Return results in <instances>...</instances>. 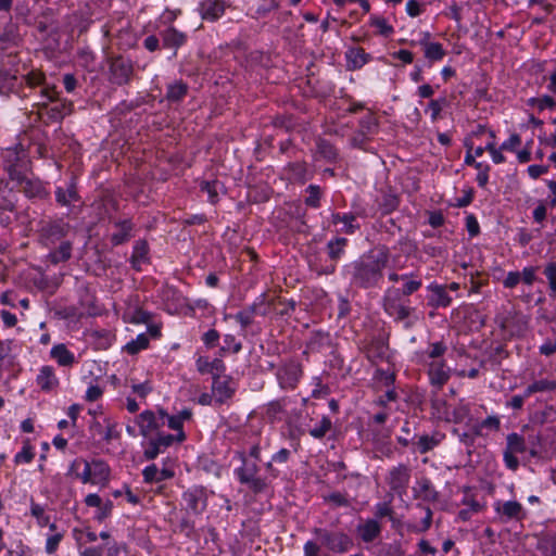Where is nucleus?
Masks as SVG:
<instances>
[{
    "instance_id": "nucleus-17",
    "label": "nucleus",
    "mask_w": 556,
    "mask_h": 556,
    "mask_svg": "<svg viewBox=\"0 0 556 556\" xmlns=\"http://www.w3.org/2000/svg\"><path fill=\"white\" fill-rule=\"evenodd\" d=\"M472 404L465 399H460L450 410L444 412L443 419L454 424H472L473 418L471 415Z\"/></svg>"
},
{
    "instance_id": "nucleus-9",
    "label": "nucleus",
    "mask_w": 556,
    "mask_h": 556,
    "mask_svg": "<svg viewBox=\"0 0 556 556\" xmlns=\"http://www.w3.org/2000/svg\"><path fill=\"white\" fill-rule=\"evenodd\" d=\"M412 478V468L406 464L393 466L386 476V483L393 495H406Z\"/></svg>"
},
{
    "instance_id": "nucleus-7",
    "label": "nucleus",
    "mask_w": 556,
    "mask_h": 556,
    "mask_svg": "<svg viewBox=\"0 0 556 556\" xmlns=\"http://www.w3.org/2000/svg\"><path fill=\"white\" fill-rule=\"evenodd\" d=\"M71 230V225L63 217L41 220L38 229L40 242L46 247L55 244L65 238Z\"/></svg>"
},
{
    "instance_id": "nucleus-60",
    "label": "nucleus",
    "mask_w": 556,
    "mask_h": 556,
    "mask_svg": "<svg viewBox=\"0 0 556 556\" xmlns=\"http://www.w3.org/2000/svg\"><path fill=\"white\" fill-rule=\"evenodd\" d=\"M332 216H333L334 224H337L338 222H342L345 225V227H346L345 231L348 233H353L354 230L357 228V226L354 225L356 217L353 214H344L343 216L336 214Z\"/></svg>"
},
{
    "instance_id": "nucleus-45",
    "label": "nucleus",
    "mask_w": 556,
    "mask_h": 556,
    "mask_svg": "<svg viewBox=\"0 0 556 556\" xmlns=\"http://www.w3.org/2000/svg\"><path fill=\"white\" fill-rule=\"evenodd\" d=\"M446 350L447 348L442 341L433 342L429 345L428 350L421 354V361L425 364L429 363V359L440 361L439 358L445 354Z\"/></svg>"
},
{
    "instance_id": "nucleus-10",
    "label": "nucleus",
    "mask_w": 556,
    "mask_h": 556,
    "mask_svg": "<svg viewBox=\"0 0 556 556\" xmlns=\"http://www.w3.org/2000/svg\"><path fill=\"white\" fill-rule=\"evenodd\" d=\"M526 438L517 432L508 433L506 437V446L503 451V460L507 469L516 471L519 468L517 454L528 452Z\"/></svg>"
},
{
    "instance_id": "nucleus-15",
    "label": "nucleus",
    "mask_w": 556,
    "mask_h": 556,
    "mask_svg": "<svg viewBox=\"0 0 556 556\" xmlns=\"http://www.w3.org/2000/svg\"><path fill=\"white\" fill-rule=\"evenodd\" d=\"M302 376V368L295 362H289L279 367L277 379L282 389H293Z\"/></svg>"
},
{
    "instance_id": "nucleus-20",
    "label": "nucleus",
    "mask_w": 556,
    "mask_h": 556,
    "mask_svg": "<svg viewBox=\"0 0 556 556\" xmlns=\"http://www.w3.org/2000/svg\"><path fill=\"white\" fill-rule=\"evenodd\" d=\"M36 383L43 392H52L59 387V378L55 375V370L52 366L46 365L39 369L36 377Z\"/></svg>"
},
{
    "instance_id": "nucleus-59",
    "label": "nucleus",
    "mask_w": 556,
    "mask_h": 556,
    "mask_svg": "<svg viewBox=\"0 0 556 556\" xmlns=\"http://www.w3.org/2000/svg\"><path fill=\"white\" fill-rule=\"evenodd\" d=\"M538 269H539V267H536V266L523 267V269L520 271L521 282L531 287L538 279V277H536Z\"/></svg>"
},
{
    "instance_id": "nucleus-24",
    "label": "nucleus",
    "mask_w": 556,
    "mask_h": 556,
    "mask_svg": "<svg viewBox=\"0 0 556 556\" xmlns=\"http://www.w3.org/2000/svg\"><path fill=\"white\" fill-rule=\"evenodd\" d=\"M21 187L24 194L29 199H46L48 191L38 179H30L25 174L24 180H15Z\"/></svg>"
},
{
    "instance_id": "nucleus-13",
    "label": "nucleus",
    "mask_w": 556,
    "mask_h": 556,
    "mask_svg": "<svg viewBox=\"0 0 556 556\" xmlns=\"http://www.w3.org/2000/svg\"><path fill=\"white\" fill-rule=\"evenodd\" d=\"M257 466L255 462L243 459L240 468L236 469V475L241 484L247 485L252 492H264L268 485L267 480L257 476Z\"/></svg>"
},
{
    "instance_id": "nucleus-4",
    "label": "nucleus",
    "mask_w": 556,
    "mask_h": 556,
    "mask_svg": "<svg viewBox=\"0 0 556 556\" xmlns=\"http://www.w3.org/2000/svg\"><path fill=\"white\" fill-rule=\"evenodd\" d=\"M407 302L408 300H405L396 288L387 289L382 298L384 312L396 323H404L405 328H410L413 323L408 318L414 308L407 305Z\"/></svg>"
},
{
    "instance_id": "nucleus-1",
    "label": "nucleus",
    "mask_w": 556,
    "mask_h": 556,
    "mask_svg": "<svg viewBox=\"0 0 556 556\" xmlns=\"http://www.w3.org/2000/svg\"><path fill=\"white\" fill-rule=\"evenodd\" d=\"M73 535L79 545V556H127L126 543L118 541L109 530H94L90 525L83 523L74 528Z\"/></svg>"
},
{
    "instance_id": "nucleus-12",
    "label": "nucleus",
    "mask_w": 556,
    "mask_h": 556,
    "mask_svg": "<svg viewBox=\"0 0 556 556\" xmlns=\"http://www.w3.org/2000/svg\"><path fill=\"white\" fill-rule=\"evenodd\" d=\"M185 440V432L169 434L160 431L155 434V438H151L149 440L147 447L144 448L143 456L147 460H153L159 456V454L163 453L174 443H181Z\"/></svg>"
},
{
    "instance_id": "nucleus-44",
    "label": "nucleus",
    "mask_w": 556,
    "mask_h": 556,
    "mask_svg": "<svg viewBox=\"0 0 556 556\" xmlns=\"http://www.w3.org/2000/svg\"><path fill=\"white\" fill-rule=\"evenodd\" d=\"M290 400L287 397L270 402L267 406V416L274 420H281L286 416V408Z\"/></svg>"
},
{
    "instance_id": "nucleus-26",
    "label": "nucleus",
    "mask_w": 556,
    "mask_h": 556,
    "mask_svg": "<svg viewBox=\"0 0 556 556\" xmlns=\"http://www.w3.org/2000/svg\"><path fill=\"white\" fill-rule=\"evenodd\" d=\"M185 508L194 515L200 514L206 506V500L202 491L193 490L184 493Z\"/></svg>"
},
{
    "instance_id": "nucleus-64",
    "label": "nucleus",
    "mask_w": 556,
    "mask_h": 556,
    "mask_svg": "<svg viewBox=\"0 0 556 556\" xmlns=\"http://www.w3.org/2000/svg\"><path fill=\"white\" fill-rule=\"evenodd\" d=\"M359 124H361V127L364 130V132H367V134L375 132L378 127L377 119L371 113L364 116L361 119Z\"/></svg>"
},
{
    "instance_id": "nucleus-56",
    "label": "nucleus",
    "mask_w": 556,
    "mask_h": 556,
    "mask_svg": "<svg viewBox=\"0 0 556 556\" xmlns=\"http://www.w3.org/2000/svg\"><path fill=\"white\" fill-rule=\"evenodd\" d=\"M321 497L324 498L325 503H327L328 505L333 506V507H341V506L349 505V501H348L346 496L340 492L323 494Z\"/></svg>"
},
{
    "instance_id": "nucleus-63",
    "label": "nucleus",
    "mask_w": 556,
    "mask_h": 556,
    "mask_svg": "<svg viewBox=\"0 0 556 556\" xmlns=\"http://www.w3.org/2000/svg\"><path fill=\"white\" fill-rule=\"evenodd\" d=\"M318 153L327 160H333L337 156L336 148L326 140H320L318 142Z\"/></svg>"
},
{
    "instance_id": "nucleus-11",
    "label": "nucleus",
    "mask_w": 556,
    "mask_h": 556,
    "mask_svg": "<svg viewBox=\"0 0 556 556\" xmlns=\"http://www.w3.org/2000/svg\"><path fill=\"white\" fill-rule=\"evenodd\" d=\"M134 75V63L123 55L113 56L109 61V80L117 86L128 85Z\"/></svg>"
},
{
    "instance_id": "nucleus-38",
    "label": "nucleus",
    "mask_w": 556,
    "mask_h": 556,
    "mask_svg": "<svg viewBox=\"0 0 556 556\" xmlns=\"http://www.w3.org/2000/svg\"><path fill=\"white\" fill-rule=\"evenodd\" d=\"M556 390V380L553 379H540L530 383L525 389V395L531 396L534 393H544V392H553Z\"/></svg>"
},
{
    "instance_id": "nucleus-33",
    "label": "nucleus",
    "mask_w": 556,
    "mask_h": 556,
    "mask_svg": "<svg viewBox=\"0 0 556 556\" xmlns=\"http://www.w3.org/2000/svg\"><path fill=\"white\" fill-rule=\"evenodd\" d=\"M161 38L164 48H173L175 50L185 45L187 40V36L174 27H168L161 31Z\"/></svg>"
},
{
    "instance_id": "nucleus-34",
    "label": "nucleus",
    "mask_w": 556,
    "mask_h": 556,
    "mask_svg": "<svg viewBox=\"0 0 556 556\" xmlns=\"http://www.w3.org/2000/svg\"><path fill=\"white\" fill-rule=\"evenodd\" d=\"M16 201V194L13 189L9 187V182L0 179V210L13 212Z\"/></svg>"
},
{
    "instance_id": "nucleus-21",
    "label": "nucleus",
    "mask_w": 556,
    "mask_h": 556,
    "mask_svg": "<svg viewBox=\"0 0 556 556\" xmlns=\"http://www.w3.org/2000/svg\"><path fill=\"white\" fill-rule=\"evenodd\" d=\"M473 433L479 438H488L492 432L501 430V418L497 415H490L482 420H473Z\"/></svg>"
},
{
    "instance_id": "nucleus-19",
    "label": "nucleus",
    "mask_w": 556,
    "mask_h": 556,
    "mask_svg": "<svg viewBox=\"0 0 556 556\" xmlns=\"http://www.w3.org/2000/svg\"><path fill=\"white\" fill-rule=\"evenodd\" d=\"M430 292L428 296V305L434 308L447 307L452 303V298L447 293L446 286L430 283L427 287Z\"/></svg>"
},
{
    "instance_id": "nucleus-62",
    "label": "nucleus",
    "mask_w": 556,
    "mask_h": 556,
    "mask_svg": "<svg viewBox=\"0 0 556 556\" xmlns=\"http://www.w3.org/2000/svg\"><path fill=\"white\" fill-rule=\"evenodd\" d=\"M375 378L382 382L386 387H391L395 381V374L389 369L377 368Z\"/></svg>"
},
{
    "instance_id": "nucleus-41",
    "label": "nucleus",
    "mask_w": 556,
    "mask_h": 556,
    "mask_svg": "<svg viewBox=\"0 0 556 556\" xmlns=\"http://www.w3.org/2000/svg\"><path fill=\"white\" fill-rule=\"evenodd\" d=\"M381 532L380 523H359L357 535L366 543L372 542Z\"/></svg>"
},
{
    "instance_id": "nucleus-53",
    "label": "nucleus",
    "mask_w": 556,
    "mask_h": 556,
    "mask_svg": "<svg viewBox=\"0 0 556 556\" xmlns=\"http://www.w3.org/2000/svg\"><path fill=\"white\" fill-rule=\"evenodd\" d=\"M243 309H245L255 318L256 316H266L268 313V305L265 303V299L262 295L260 299H257L251 305L245 306Z\"/></svg>"
},
{
    "instance_id": "nucleus-27",
    "label": "nucleus",
    "mask_w": 556,
    "mask_h": 556,
    "mask_svg": "<svg viewBox=\"0 0 556 556\" xmlns=\"http://www.w3.org/2000/svg\"><path fill=\"white\" fill-rule=\"evenodd\" d=\"M323 543L337 553L346 552L352 546L350 538L343 533H330L323 535Z\"/></svg>"
},
{
    "instance_id": "nucleus-18",
    "label": "nucleus",
    "mask_w": 556,
    "mask_h": 556,
    "mask_svg": "<svg viewBox=\"0 0 556 556\" xmlns=\"http://www.w3.org/2000/svg\"><path fill=\"white\" fill-rule=\"evenodd\" d=\"M428 365V377L431 386L441 389L451 378V370L444 361H430Z\"/></svg>"
},
{
    "instance_id": "nucleus-58",
    "label": "nucleus",
    "mask_w": 556,
    "mask_h": 556,
    "mask_svg": "<svg viewBox=\"0 0 556 556\" xmlns=\"http://www.w3.org/2000/svg\"><path fill=\"white\" fill-rule=\"evenodd\" d=\"M242 350V344L236 339L233 334L224 336V346L220 349L223 352H232L233 354L239 353Z\"/></svg>"
},
{
    "instance_id": "nucleus-14",
    "label": "nucleus",
    "mask_w": 556,
    "mask_h": 556,
    "mask_svg": "<svg viewBox=\"0 0 556 556\" xmlns=\"http://www.w3.org/2000/svg\"><path fill=\"white\" fill-rule=\"evenodd\" d=\"M212 392L214 397V405H222L230 400L235 392L236 387L232 378L229 376L216 375L213 377Z\"/></svg>"
},
{
    "instance_id": "nucleus-51",
    "label": "nucleus",
    "mask_w": 556,
    "mask_h": 556,
    "mask_svg": "<svg viewBox=\"0 0 556 556\" xmlns=\"http://www.w3.org/2000/svg\"><path fill=\"white\" fill-rule=\"evenodd\" d=\"M399 206V199L395 194L384 193L379 202V208L382 214L387 215L395 211Z\"/></svg>"
},
{
    "instance_id": "nucleus-37",
    "label": "nucleus",
    "mask_w": 556,
    "mask_h": 556,
    "mask_svg": "<svg viewBox=\"0 0 556 556\" xmlns=\"http://www.w3.org/2000/svg\"><path fill=\"white\" fill-rule=\"evenodd\" d=\"M188 85L180 80H175L172 84H168L166 89L165 98L169 102H179L181 101L188 93Z\"/></svg>"
},
{
    "instance_id": "nucleus-47",
    "label": "nucleus",
    "mask_w": 556,
    "mask_h": 556,
    "mask_svg": "<svg viewBox=\"0 0 556 556\" xmlns=\"http://www.w3.org/2000/svg\"><path fill=\"white\" fill-rule=\"evenodd\" d=\"M14 365V356L12 355V341H0V369Z\"/></svg>"
},
{
    "instance_id": "nucleus-35",
    "label": "nucleus",
    "mask_w": 556,
    "mask_h": 556,
    "mask_svg": "<svg viewBox=\"0 0 556 556\" xmlns=\"http://www.w3.org/2000/svg\"><path fill=\"white\" fill-rule=\"evenodd\" d=\"M52 358L56 361L60 366L71 367L75 364V355L66 348L65 344H55L50 352Z\"/></svg>"
},
{
    "instance_id": "nucleus-55",
    "label": "nucleus",
    "mask_w": 556,
    "mask_h": 556,
    "mask_svg": "<svg viewBox=\"0 0 556 556\" xmlns=\"http://www.w3.org/2000/svg\"><path fill=\"white\" fill-rule=\"evenodd\" d=\"M370 24L384 37H389L394 31V28L381 16H371Z\"/></svg>"
},
{
    "instance_id": "nucleus-43",
    "label": "nucleus",
    "mask_w": 556,
    "mask_h": 556,
    "mask_svg": "<svg viewBox=\"0 0 556 556\" xmlns=\"http://www.w3.org/2000/svg\"><path fill=\"white\" fill-rule=\"evenodd\" d=\"M35 448L30 443L29 439H25L23 441L22 450L15 454L14 456V464L15 465H25L29 464L35 458Z\"/></svg>"
},
{
    "instance_id": "nucleus-31",
    "label": "nucleus",
    "mask_w": 556,
    "mask_h": 556,
    "mask_svg": "<svg viewBox=\"0 0 556 556\" xmlns=\"http://www.w3.org/2000/svg\"><path fill=\"white\" fill-rule=\"evenodd\" d=\"M348 68L355 71L362 68L370 61V54L366 53L363 48H350L346 53Z\"/></svg>"
},
{
    "instance_id": "nucleus-48",
    "label": "nucleus",
    "mask_w": 556,
    "mask_h": 556,
    "mask_svg": "<svg viewBox=\"0 0 556 556\" xmlns=\"http://www.w3.org/2000/svg\"><path fill=\"white\" fill-rule=\"evenodd\" d=\"M23 79L29 88L41 87V89H43L46 86H49L46 83L45 73L39 70H31L23 76Z\"/></svg>"
},
{
    "instance_id": "nucleus-3",
    "label": "nucleus",
    "mask_w": 556,
    "mask_h": 556,
    "mask_svg": "<svg viewBox=\"0 0 556 556\" xmlns=\"http://www.w3.org/2000/svg\"><path fill=\"white\" fill-rule=\"evenodd\" d=\"M40 97L42 100L37 103V115L47 125L61 122L74 111V103L65 98H60L54 85L41 89Z\"/></svg>"
},
{
    "instance_id": "nucleus-52",
    "label": "nucleus",
    "mask_w": 556,
    "mask_h": 556,
    "mask_svg": "<svg viewBox=\"0 0 556 556\" xmlns=\"http://www.w3.org/2000/svg\"><path fill=\"white\" fill-rule=\"evenodd\" d=\"M528 104L542 112L546 109H554L556 106V101L553 97L544 94L542 97L529 99Z\"/></svg>"
},
{
    "instance_id": "nucleus-23",
    "label": "nucleus",
    "mask_w": 556,
    "mask_h": 556,
    "mask_svg": "<svg viewBox=\"0 0 556 556\" xmlns=\"http://www.w3.org/2000/svg\"><path fill=\"white\" fill-rule=\"evenodd\" d=\"M199 12L203 20L215 22L225 12V4L220 0H203L200 3Z\"/></svg>"
},
{
    "instance_id": "nucleus-29",
    "label": "nucleus",
    "mask_w": 556,
    "mask_h": 556,
    "mask_svg": "<svg viewBox=\"0 0 556 556\" xmlns=\"http://www.w3.org/2000/svg\"><path fill=\"white\" fill-rule=\"evenodd\" d=\"M498 513L508 518L515 519L517 521H521L528 518V514L523 506L517 501H507L504 502L498 508Z\"/></svg>"
},
{
    "instance_id": "nucleus-6",
    "label": "nucleus",
    "mask_w": 556,
    "mask_h": 556,
    "mask_svg": "<svg viewBox=\"0 0 556 556\" xmlns=\"http://www.w3.org/2000/svg\"><path fill=\"white\" fill-rule=\"evenodd\" d=\"M3 167L11 180H24L28 172L29 160L21 144L7 148L3 153Z\"/></svg>"
},
{
    "instance_id": "nucleus-30",
    "label": "nucleus",
    "mask_w": 556,
    "mask_h": 556,
    "mask_svg": "<svg viewBox=\"0 0 556 556\" xmlns=\"http://www.w3.org/2000/svg\"><path fill=\"white\" fill-rule=\"evenodd\" d=\"M444 434L440 432H433L432 434H422L418 437L413 444L420 454H426L437 447L444 439Z\"/></svg>"
},
{
    "instance_id": "nucleus-39",
    "label": "nucleus",
    "mask_w": 556,
    "mask_h": 556,
    "mask_svg": "<svg viewBox=\"0 0 556 556\" xmlns=\"http://www.w3.org/2000/svg\"><path fill=\"white\" fill-rule=\"evenodd\" d=\"M149 254V245L144 240H138L134 245V251L131 254V264L132 267L137 270L140 269L141 263L148 261Z\"/></svg>"
},
{
    "instance_id": "nucleus-46",
    "label": "nucleus",
    "mask_w": 556,
    "mask_h": 556,
    "mask_svg": "<svg viewBox=\"0 0 556 556\" xmlns=\"http://www.w3.org/2000/svg\"><path fill=\"white\" fill-rule=\"evenodd\" d=\"M72 243L62 241L58 249L50 253L51 262L54 264L66 262L72 256Z\"/></svg>"
},
{
    "instance_id": "nucleus-61",
    "label": "nucleus",
    "mask_w": 556,
    "mask_h": 556,
    "mask_svg": "<svg viewBox=\"0 0 556 556\" xmlns=\"http://www.w3.org/2000/svg\"><path fill=\"white\" fill-rule=\"evenodd\" d=\"M404 281H405V283H404L403 288L400 289V292L402 293L403 298L409 296L410 294L415 293L422 286V282L420 279H408L407 278Z\"/></svg>"
},
{
    "instance_id": "nucleus-49",
    "label": "nucleus",
    "mask_w": 556,
    "mask_h": 556,
    "mask_svg": "<svg viewBox=\"0 0 556 556\" xmlns=\"http://www.w3.org/2000/svg\"><path fill=\"white\" fill-rule=\"evenodd\" d=\"M222 184L218 180L202 181L200 184V190L207 193V200L212 204H216L219 201L218 190Z\"/></svg>"
},
{
    "instance_id": "nucleus-54",
    "label": "nucleus",
    "mask_w": 556,
    "mask_h": 556,
    "mask_svg": "<svg viewBox=\"0 0 556 556\" xmlns=\"http://www.w3.org/2000/svg\"><path fill=\"white\" fill-rule=\"evenodd\" d=\"M239 534L242 540L247 539L248 542L252 543L260 535V528L257 523H241Z\"/></svg>"
},
{
    "instance_id": "nucleus-40",
    "label": "nucleus",
    "mask_w": 556,
    "mask_h": 556,
    "mask_svg": "<svg viewBox=\"0 0 556 556\" xmlns=\"http://www.w3.org/2000/svg\"><path fill=\"white\" fill-rule=\"evenodd\" d=\"M414 492L416 496L422 497L425 500L434 498L437 495L431 480L427 477H420L417 479Z\"/></svg>"
},
{
    "instance_id": "nucleus-36",
    "label": "nucleus",
    "mask_w": 556,
    "mask_h": 556,
    "mask_svg": "<svg viewBox=\"0 0 556 556\" xmlns=\"http://www.w3.org/2000/svg\"><path fill=\"white\" fill-rule=\"evenodd\" d=\"M429 36V34H426V37L420 40L425 58L431 62L441 61L445 56V50L440 42H430L428 40Z\"/></svg>"
},
{
    "instance_id": "nucleus-42",
    "label": "nucleus",
    "mask_w": 556,
    "mask_h": 556,
    "mask_svg": "<svg viewBox=\"0 0 556 556\" xmlns=\"http://www.w3.org/2000/svg\"><path fill=\"white\" fill-rule=\"evenodd\" d=\"M528 452L531 458H541L543 455L542 435L540 432H532L526 439Z\"/></svg>"
},
{
    "instance_id": "nucleus-22",
    "label": "nucleus",
    "mask_w": 556,
    "mask_h": 556,
    "mask_svg": "<svg viewBox=\"0 0 556 556\" xmlns=\"http://www.w3.org/2000/svg\"><path fill=\"white\" fill-rule=\"evenodd\" d=\"M113 225L116 229L110 237L113 245L124 244L132 238L134 224L130 219L116 220Z\"/></svg>"
},
{
    "instance_id": "nucleus-57",
    "label": "nucleus",
    "mask_w": 556,
    "mask_h": 556,
    "mask_svg": "<svg viewBox=\"0 0 556 556\" xmlns=\"http://www.w3.org/2000/svg\"><path fill=\"white\" fill-rule=\"evenodd\" d=\"M231 317L239 323L243 336H245L247 329L254 323V317L243 308Z\"/></svg>"
},
{
    "instance_id": "nucleus-25",
    "label": "nucleus",
    "mask_w": 556,
    "mask_h": 556,
    "mask_svg": "<svg viewBox=\"0 0 556 556\" xmlns=\"http://www.w3.org/2000/svg\"><path fill=\"white\" fill-rule=\"evenodd\" d=\"M348 240L345 238H336L328 242L327 250L328 255L331 260V263L326 266L325 269L320 270L318 274H331L336 269V262L340 258L341 254L344 251V247L346 245Z\"/></svg>"
},
{
    "instance_id": "nucleus-28",
    "label": "nucleus",
    "mask_w": 556,
    "mask_h": 556,
    "mask_svg": "<svg viewBox=\"0 0 556 556\" xmlns=\"http://www.w3.org/2000/svg\"><path fill=\"white\" fill-rule=\"evenodd\" d=\"M197 369L200 374H211L213 377L225 371L226 366L220 358L210 361L208 357L200 356L197 362Z\"/></svg>"
},
{
    "instance_id": "nucleus-16",
    "label": "nucleus",
    "mask_w": 556,
    "mask_h": 556,
    "mask_svg": "<svg viewBox=\"0 0 556 556\" xmlns=\"http://www.w3.org/2000/svg\"><path fill=\"white\" fill-rule=\"evenodd\" d=\"M389 345L382 337H372L364 346V353L367 359L377 365L388 358Z\"/></svg>"
},
{
    "instance_id": "nucleus-8",
    "label": "nucleus",
    "mask_w": 556,
    "mask_h": 556,
    "mask_svg": "<svg viewBox=\"0 0 556 556\" xmlns=\"http://www.w3.org/2000/svg\"><path fill=\"white\" fill-rule=\"evenodd\" d=\"M167 413L163 408L157 412L150 409L143 410L136 417V425L139 427V433L146 438L151 439L153 434L160 432V429L165 425Z\"/></svg>"
},
{
    "instance_id": "nucleus-5",
    "label": "nucleus",
    "mask_w": 556,
    "mask_h": 556,
    "mask_svg": "<svg viewBox=\"0 0 556 556\" xmlns=\"http://www.w3.org/2000/svg\"><path fill=\"white\" fill-rule=\"evenodd\" d=\"M55 202L59 206L65 207L66 217L77 216L81 212L84 202L78 192L77 178L72 176L64 185L58 186L54 191Z\"/></svg>"
},
{
    "instance_id": "nucleus-50",
    "label": "nucleus",
    "mask_w": 556,
    "mask_h": 556,
    "mask_svg": "<svg viewBox=\"0 0 556 556\" xmlns=\"http://www.w3.org/2000/svg\"><path fill=\"white\" fill-rule=\"evenodd\" d=\"M149 345V338L147 337V334L144 333H141L139 336H137L136 339L131 340L130 342H128L124 350L129 354V355H135L137 354L138 352H140L141 350H144L147 349Z\"/></svg>"
},
{
    "instance_id": "nucleus-2",
    "label": "nucleus",
    "mask_w": 556,
    "mask_h": 556,
    "mask_svg": "<svg viewBox=\"0 0 556 556\" xmlns=\"http://www.w3.org/2000/svg\"><path fill=\"white\" fill-rule=\"evenodd\" d=\"M389 261L390 251L386 245H377L363 254L350 265L352 285L362 289L378 287Z\"/></svg>"
},
{
    "instance_id": "nucleus-32",
    "label": "nucleus",
    "mask_w": 556,
    "mask_h": 556,
    "mask_svg": "<svg viewBox=\"0 0 556 556\" xmlns=\"http://www.w3.org/2000/svg\"><path fill=\"white\" fill-rule=\"evenodd\" d=\"M92 484L106 485L111 477V468L102 459H92Z\"/></svg>"
}]
</instances>
